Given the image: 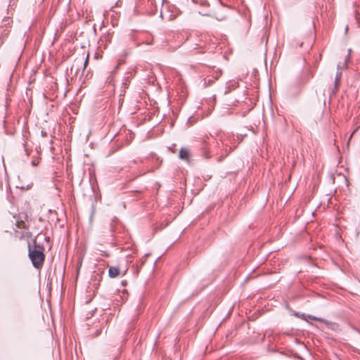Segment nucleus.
I'll list each match as a JSON object with an SVG mask.
<instances>
[{"instance_id": "obj_1", "label": "nucleus", "mask_w": 360, "mask_h": 360, "mask_svg": "<svg viewBox=\"0 0 360 360\" xmlns=\"http://www.w3.org/2000/svg\"><path fill=\"white\" fill-rule=\"evenodd\" d=\"M29 257L32 261L33 266L36 269H41L43 266L45 255L42 251L36 249L29 248Z\"/></svg>"}, {"instance_id": "obj_2", "label": "nucleus", "mask_w": 360, "mask_h": 360, "mask_svg": "<svg viewBox=\"0 0 360 360\" xmlns=\"http://www.w3.org/2000/svg\"><path fill=\"white\" fill-rule=\"evenodd\" d=\"M179 158L189 163L190 161H191V151L188 148H186V147H182L180 150H179Z\"/></svg>"}, {"instance_id": "obj_3", "label": "nucleus", "mask_w": 360, "mask_h": 360, "mask_svg": "<svg viewBox=\"0 0 360 360\" xmlns=\"http://www.w3.org/2000/svg\"><path fill=\"white\" fill-rule=\"evenodd\" d=\"M160 17L162 19H165L169 21H172L176 18V15L174 14V13H170L168 11H165L163 9H162L160 11Z\"/></svg>"}, {"instance_id": "obj_4", "label": "nucleus", "mask_w": 360, "mask_h": 360, "mask_svg": "<svg viewBox=\"0 0 360 360\" xmlns=\"http://www.w3.org/2000/svg\"><path fill=\"white\" fill-rule=\"evenodd\" d=\"M120 273V268L118 266H110L108 269V276L110 278H115L119 276Z\"/></svg>"}, {"instance_id": "obj_5", "label": "nucleus", "mask_w": 360, "mask_h": 360, "mask_svg": "<svg viewBox=\"0 0 360 360\" xmlns=\"http://www.w3.org/2000/svg\"><path fill=\"white\" fill-rule=\"evenodd\" d=\"M89 63V54L86 55V58H85V60L84 61V63H82V60H79V59H77L75 60V65L77 66H79V65H83V71L84 70V69L86 68L87 64ZM74 67H75V65H73L71 68V71L73 70L74 69Z\"/></svg>"}, {"instance_id": "obj_6", "label": "nucleus", "mask_w": 360, "mask_h": 360, "mask_svg": "<svg viewBox=\"0 0 360 360\" xmlns=\"http://www.w3.org/2000/svg\"><path fill=\"white\" fill-rule=\"evenodd\" d=\"M112 34L110 32H108L105 35L102 37L103 40L105 41L106 43H110L112 40Z\"/></svg>"}, {"instance_id": "obj_7", "label": "nucleus", "mask_w": 360, "mask_h": 360, "mask_svg": "<svg viewBox=\"0 0 360 360\" xmlns=\"http://www.w3.org/2000/svg\"><path fill=\"white\" fill-rule=\"evenodd\" d=\"M307 317L309 319H310L311 320H313V321H320V322H325V320L323 319L319 318V317H316V316H312V315H308Z\"/></svg>"}, {"instance_id": "obj_8", "label": "nucleus", "mask_w": 360, "mask_h": 360, "mask_svg": "<svg viewBox=\"0 0 360 360\" xmlns=\"http://www.w3.org/2000/svg\"><path fill=\"white\" fill-rule=\"evenodd\" d=\"M202 155L205 158H210L208 150H207V148L205 146L202 148Z\"/></svg>"}, {"instance_id": "obj_9", "label": "nucleus", "mask_w": 360, "mask_h": 360, "mask_svg": "<svg viewBox=\"0 0 360 360\" xmlns=\"http://www.w3.org/2000/svg\"><path fill=\"white\" fill-rule=\"evenodd\" d=\"M214 82V80L213 79H205V82H204V85L205 86H210L211 85L212 83Z\"/></svg>"}, {"instance_id": "obj_10", "label": "nucleus", "mask_w": 360, "mask_h": 360, "mask_svg": "<svg viewBox=\"0 0 360 360\" xmlns=\"http://www.w3.org/2000/svg\"><path fill=\"white\" fill-rule=\"evenodd\" d=\"M227 139H228V137H226V136L221 137L220 141L221 142L222 145L228 146V140H227Z\"/></svg>"}, {"instance_id": "obj_11", "label": "nucleus", "mask_w": 360, "mask_h": 360, "mask_svg": "<svg viewBox=\"0 0 360 360\" xmlns=\"http://www.w3.org/2000/svg\"><path fill=\"white\" fill-rule=\"evenodd\" d=\"M340 82V79H339L338 78H335V91L338 89V88L339 86Z\"/></svg>"}, {"instance_id": "obj_12", "label": "nucleus", "mask_w": 360, "mask_h": 360, "mask_svg": "<svg viewBox=\"0 0 360 360\" xmlns=\"http://www.w3.org/2000/svg\"><path fill=\"white\" fill-rule=\"evenodd\" d=\"M17 226L20 229L25 228V223L23 221L18 222Z\"/></svg>"}, {"instance_id": "obj_13", "label": "nucleus", "mask_w": 360, "mask_h": 360, "mask_svg": "<svg viewBox=\"0 0 360 360\" xmlns=\"http://www.w3.org/2000/svg\"><path fill=\"white\" fill-rule=\"evenodd\" d=\"M221 72H216L215 75L214 76V79H217V78H218L219 77H220V76H221Z\"/></svg>"}, {"instance_id": "obj_14", "label": "nucleus", "mask_w": 360, "mask_h": 360, "mask_svg": "<svg viewBox=\"0 0 360 360\" xmlns=\"http://www.w3.org/2000/svg\"><path fill=\"white\" fill-rule=\"evenodd\" d=\"M341 75H342V72H338L336 73L335 78H338L339 79H341Z\"/></svg>"}, {"instance_id": "obj_15", "label": "nucleus", "mask_w": 360, "mask_h": 360, "mask_svg": "<svg viewBox=\"0 0 360 360\" xmlns=\"http://www.w3.org/2000/svg\"><path fill=\"white\" fill-rule=\"evenodd\" d=\"M41 136L45 137L47 136V133L45 131L42 130L41 131Z\"/></svg>"}, {"instance_id": "obj_16", "label": "nucleus", "mask_w": 360, "mask_h": 360, "mask_svg": "<svg viewBox=\"0 0 360 360\" xmlns=\"http://www.w3.org/2000/svg\"><path fill=\"white\" fill-rule=\"evenodd\" d=\"M38 163H39V162H38V161H37V160H33V161L32 162V165H33V166H36V165H38Z\"/></svg>"}, {"instance_id": "obj_17", "label": "nucleus", "mask_w": 360, "mask_h": 360, "mask_svg": "<svg viewBox=\"0 0 360 360\" xmlns=\"http://www.w3.org/2000/svg\"><path fill=\"white\" fill-rule=\"evenodd\" d=\"M126 283H127V281H122V285H126Z\"/></svg>"}, {"instance_id": "obj_18", "label": "nucleus", "mask_w": 360, "mask_h": 360, "mask_svg": "<svg viewBox=\"0 0 360 360\" xmlns=\"http://www.w3.org/2000/svg\"><path fill=\"white\" fill-rule=\"evenodd\" d=\"M229 91H230L229 89V90H226V91H225V94H228V93L229 92Z\"/></svg>"}, {"instance_id": "obj_19", "label": "nucleus", "mask_w": 360, "mask_h": 360, "mask_svg": "<svg viewBox=\"0 0 360 360\" xmlns=\"http://www.w3.org/2000/svg\"><path fill=\"white\" fill-rule=\"evenodd\" d=\"M229 150H230V151H231V150H233V148L230 146V147H229Z\"/></svg>"}, {"instance_id": "obj_20", "label": "nucleus", "mask_w": 360, "mask_h": 360, "mask_svg": "<svg viewBox=\"0 0 360 360\" xmlns=\"http://www.w3.org/2000/svg\"><path fill=\"white\" fill-rule=\"evenodd\" d=\"M127 271V270H125V271H124V274H123L124 275V274H126Z\"/></svg>"}, {"instance_id": "obj_21", "label": "nucleus", "mask_w": 360, "mask_h": 360, "mask_svg": "<svg viewBox=\"0 0 360 360\" xmlns=\"http://www.w3.org/2000/svg\"><path fill=\"white\" fill-rule=\"evenodd\" d=\"M221 158H219L218 161H221Z\"/></svg>"}, {"instance_id": "obj_22", "label": "nucleus", "mask_w": 360, "mask_h": 360, "mask_svg": "<svg viewBox=\"0 0 360 360\" xmlns=\"http://www.w3.org/2000/svg\"><path fill=\"white\" fill-rule=\"evenodd\" d=\"M162 3H164L165 1H166V0H162Z\"/></svg>"}]
</instances>
